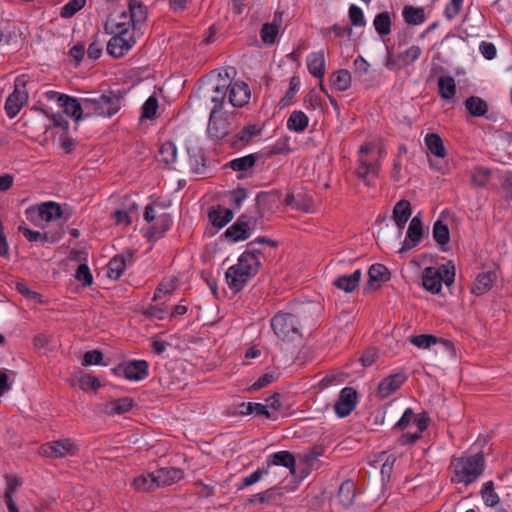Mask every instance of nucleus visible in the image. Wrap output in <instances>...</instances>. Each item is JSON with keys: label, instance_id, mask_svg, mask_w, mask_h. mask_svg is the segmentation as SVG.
I'll return each instance as SVG.
<instances>
[{"label": "nucleus", "instance_id": "nucleus-43", "mask_svg": "<svg viewBox=\"0 0 512 512\" xmlns=\"http://www.w3.org/2000/svg\"><path fill=\"white\" fill-rule=\"evenodd\" d=\"M402 16L408 25H420L426 20L424 8L412 5H405L403 7Z\"/></svg>", "mask_w": 512, "mask_h": 512}, {"label": "nucleus", "instance_id": "nucleus-23", "mask_svg": "<svg viewBox=\"0 0 512 512\" xmlns=\"http://www.w3.org/2000/svg\"><path fill=\"white\" fill-rule=\"evenodd\" d=\"M84 99L85 97L77 99L65 94L59 97V106L65 114L73 117L78 122L85 113Z\"/></svg>", "mask_w": 512, "mask_h": 512}, {"label": "nucleus", "instance_id": "nucleus-18", "mask_svg": "<svg viewBox=\"0 0 512 512\" xmlns=\"http://www.w3.org/2000/svg\"><path fill=\"white\" fill-rule=\"evenodd\" d=\"M228 84V99L232 106L243 107L245 106L251 96L249 86L243 81L231 82L227 80Z\"/></svg>", "mask_w": 512, "mask_h": 512}, {"label": "nucleus", "instance_id": "nucleus-8", "mask_svg": "<svg viewBox=\"0 0 512 512\" xmlns=\"http://www.w3.org/2000/svg\"><path fill=\"white\" fill-rule=\"evenodd\" d=\"M227 92V79L222 78L221 74H218V79L209 88L200 90V97L204 99L206 105L208 103L213 105L210 113H219L225 103Z\"/></svg>", "mask_w": 512, "mask_h": 512}, {"label": "nucleus", "instance_id": "nucleus-64", "mask_svg": "<svg viewBox=\"0 0 512 512\" xmlns=\"http://www.w3.org/2000/svg\"><path fill=\"white\" fill-rule=\"evenodd\" d=\"M103 357L104 355L100 350L87 351L83 356L82 365H99L101 364Z\"/></svg>", "mask_w": 512, "mask_h": 512}, {"label": "nucleus", "instance_id": "nucleus-35", "mask_svg": "<svg viewBox=\"0 0 512 512\" xmlns=\"http://www.w3.org/2000/svg\"><path fill=\"white\" fill-rule=\"evenodd\" d=\"M286 205L303 212H310L313 206L312 197L306 193L287 194Z\"/></svg>", "mask_w": 512, "mask_h": 512}, {"label": "nucleus", "instance_id": "nucleus-31", "mask_svg": "<svg viewBox=\"0 0 512 512\" xmlns=\"http://www.w3.org/2000/svg\"><path fill=\"white\" fill-rule=\"evenodd\" d=\"M411 214V204L408 200L401 199L395 204L393 208L392 218L400 231L405 227Z\"/></svg>", "mask_w": 512, "mask_h": 512}, {"label": "nucleus", "instance_id": "nucleus-15", "mask_svg": "<svg viewBox=\"0 0 512 512\" xmlns=\"http://www.w3.org/2000/svg\"><path fill=\"white\" fill-rule=\"evenodd\" d=\"M134 262V251L126 250L114 256L107 265V276L112 280H118L125 268Z\"/></svg>", "mask_w": 512, "mask_h": 512}, {"label": "nucleus", "instance_id": "nucleus-49", "mask_svg": "<svg viewBox=\"0 0 512 512\" xmlns=\"http://www.w3.org/2000/svg\"><path fill=\"white\" fill-rule=\"evenodd\" d=\"M410 342L413 345H415L416 347L421 348V349H428L432 345H434L438 342H442L444 344L449 343L448 341L443 340L441 338H437L436 336L431 335V334H421V335L412 336L410 338Z\"/></svg>", "mask_w": 512, "mask_h": 512}, {"label": "nucleus", "instance_id": "nucleus-20", "mask_svg": "<svg viewBox=\"0 0 512 512\" xmlns=\"http://www.w3.org/2000/svg\"><path fill=\"white\" fill-rule=\"evenodd\" d=\"M423 238V224L420 215L414 216L408 226L406 232V241L399 250L400 253L409 250L412 247L417 246Z\"/></svg>", "mask_w": 512, "mask_h": 512}, {"label": "nucleus", "instance_id": "nucleus-16", "mask_svg": "<svg viewBox=\"0 0 512 512\" xmlns=\"http://www.w3.org/2000/svg\"><path fill=\"white\" fill-rule=\"evenodd\" d=\"M129 13L123 11L118 22L129 23V27L132 26L136 29L137 25L142 24L147 18L146 6L137 0H130L128 5Z\"/></svg>", "mask_w": 512, "mask_h": 512}, {"label": "nucleus", "instance_id": "nucleus-59", "mask_svg": "<svg viewBox=\"0 0 512 512\" xmlns=\"http://www.w3.org/2000/svg\"><path fill=\"white\" fill-rule=\"evenodd\" d=\"M75 278L87 287L93 283V276L87 264H80L76 270Z\"/></svg>", "mask_w": 512, "mask_h": 512}, {"label": "nucleus", "instance_id": "nucleus-55", "mask_svg": "<svg viewBox=\"0 0 512 512\" xmlns=\"http://www.w3.org/2000/svg\"><path fill=\"white\" fill-rule=\"evenodd\" d=\"M490 171L483 167H476L471 174V183L476 187H484L489 181Z\"/></svg>", "mask_w": 512, "mask_h": 512}, {"label": "nucleus", "instance_id": "nucleus-28", "mask_svg": "<svg viewBox=\"0 0 512 512\" xmlns=\"http://www.w3.org/2000/svg\"><path fill=\"white\" fill-rule=\"evenodd\" d=\"M496 278L497 275L494 271H486L478 274L471 287V293L476 296L483 295L492 288Z\"/></svg>", "mask_w": 512, "mask_h": 512}, {"label": "nucleus", "instance_id": "nucleus-30", "mask_svg": "<svg viewBox=\"0 0 512 512\" xmlns=\"http://www.w3.org/2000/svg\"><path fill=\"white\" fill-rule=\"evenodd\" d=\"M157 486L164 487L178 482L183 477V471L178 468H161L155 472Z\"/></svg>", "mask_w": 512, "mask_h": 512}, {"label": "nucleus", "instance_id": "nucleus-61", "mask_svg": "<svg viewBox=\"0 0 512 512\" xmlns=\"http://www.w3.org/2000/svg\"><path fill=\"white\" fill-rule=\"evenodd\" d=\"M278 34V27L273 24L266 23L261 29V39L266 44H273Z\"/></svg>", "mask_w": 512, "mask_h": 512}, {"label": "nucleus", "instance_id": "nucleus-51", "mask_svg": "<svg viewBox=\"0 0 512 512\" xmlns=\"http://www.w3.org/2000/svg\"><path fill=\"white\" fill-rule=\"evenodd\" d=\"M433 238L441 246L448 244L450 240V232L446 224L441 220H437L433 225Z\"/></svg>", "mask_w": 512, "mask_h": 512}, {"label": "nucleus", "instance_id": "nucleus-29", "mask_svg": "<svg viewBox=\"0 0 512 512\" xmlns=\"http://www.w3.org/2000/svg\"><path fill=\"white\" fill-rule=\"evenodd\" d=\"M362 278V272L360 269H356L353 273L347 275H340L333 281V285L346 293H350L355 290L359 285Z\"/></svg>", "mask_w": 512, "mask_h": 512}, {"label": "nucleus", "instance_id": "nucleus-33", "mask_svg": "<svg viewBox=\"0 0 512 512\" xmlns=\"http://www.w3.org/2000/svg\"><path fill=\"white\" fill-rule=\"evenodd\" d=\"M356 497V486L352 480H345L338 489L337 499L340 505L347 509L354 504Z\"/></svg>", "mask_w": 512, "mask_h": 512}, {"label": "nucleus", "instance_id": "nucleus-22", "mask_svg": "<svg viewBox=\"0 0 512 512\" xmlns=\"http://www.w3.org/2000/svg\"><path fill=\"white\" fill-rule=\"evenodd\" d=\"M381 170V164L379 160L373 162L367 161L364 157L358 158V167L356 169V175L363 183L367 186L373 185L372 179L379 176Z\"/></svg>", "mask_w": 512, "mask_h": 512}, {"label": "nucleus", "instance_id": "nucleus-34", "mask_svg": "<svg viewBox=\"0 0 512 512\" xmlns=\"http://www.w3.org/2000/svg\"><path fill=\"white\" fill-rule=\"evenodd\" d=\"M259 132L260 130L256 125H248L228 139V142L233 148H241L247 145L254 136L259 134Z\"/></svg>", "mask_w": 512, "mask_h": 512}, {"label": "nucleus", "instance_id": "nucleus-50", "mask_svg": "<svg viewBox=\"0 0 512 512\" xmlns=\"http://www.w3.org/2000/svg\"><path fill=\"white\" fill-rule=\"evenodd\" d=\"M177 158V148L173 142L167 141L159 148V161L165 164H172Z\"/></svg>", "mask_w": 512, "mask_h": 512}, {"label": "nucleus", "instance_id": "nucleus-44", "mask_svg": "<svg viewBox=\"0 0 512 512\" xmlns=\"http://www.w3.org/2000/svg\"><path fill=\"white\" fill-rule=\"evenodd\" d=\"M260 158L259 153H252L243 157L231 160L227 166L236 172H246L256 164Z\"/></svg>", "mask_w": 512, "mask_h": 512}, {"label": "nucleus", "instance_id": "nucleus-6", "mask_svg": "<svg viewBox=\"0 0 512 512\" xmlns=\"http://www.w3.org/2000/svg\"><path fill=\"white\" fill-rule=\"evenodd\" d=\"M455 266L452 262L442 264L439 267H426L422 272V286L432 294L441 291L442 284L450 286L454 283Z\"/></svg>", "mask_w": 512, "mask_h": 512}, {"label": "nucleus", "instance_id": "nucleus-54", "mask_svg": "<svg viewBox=\"0 0 512 512\" xmlns=\"http://www.w3.org/2000/svg\"><path fill=\"white\" fill-rule=\"evenodd\" d=\"M300 87V78L298 76H292L289 81V89L286 91L285 95L280 100V104L285 107L289 105L294 99L296 93L298 92Z\"/></svg>", "mask_w": 512, "mask_h": 512}, {"label": "nucleus", "instance_id": "nucleus-45", "mask_svg": "<svg viewBox=\"0 0 512 512\" xmlns=\"http://www.w3.org/2000/svg\"><path fill=\"white\" fill-rule=\"evenodd\" d=\"M392 23L391 14L388 11L377 14L373 20L375 31L382 38L391 33Z\"/></svg>", "mask_w": 512, "mask_h": 512}, {"label": "nucleus", "instance_id": "nucleus-25", "mask_svg": "<svg viewBox=\"0 0 512 512\" xmlns=\"http://www.w3.org/2000/svg\"><path fill=\"white\" fill-rule=\"evenodd\" d=\"M390 279V272L386 266L380 263L373 264L368 269L367 286L370 289H379L383 283Z\"/></svg>", "mask_w": 512, "mask_h": 512}, {"label": "nucleus", "instance_id": "nucleus-2", "mask_svg": "<svg viewBox=\"0 0 512 512\" xmlns=\"http://www.w3.org/2000/svg\"><path fill=\"white\" fill-rule=\"evenodd\" d=\"M451 473V482L469 486L477 481L485 470L483 453L453 457L448 467Z\"/></svg>", "mask_w": 512, "mask_h": 512}, {"label": "nucleus", "instance_id": "nucleus-41", "mask_svg": "<svg viewBox=\"0 0 512 512\" xmlns=\"http://www.w3.org/2000/svg\"><path fill=\"white\" fill-rule=\"evenodd\" d=\"M309 118L301 110L293 111L287 119V128L296 133H302L308 127Z\"/></svg>", "mask_w": 512, "mask_h": 512}, {"label": "nucleus", "instance_id": "nucleus-47", "mask_svg": "<svg viewBox=\"0 0 512 512\" xmlns=\"http://www.w3.org/2000/svg\"><path fill=\"white\" fill-rule=\"evenodd\" d=\"M209 219L213 226L222 228L233 219V212L228 208L218 206L209 212Z\"/></svg>", "mask_w": 512, "mask_h": 512}, {"label": "nucleus", "instance_id": "nucleus-36", "mask_svg": "<svg viewBox=\"0 0 512 512\" xmlns=\"http://www.w3.org/2000/svg\"><path fill=\"white\" fill-rule=\"evenodd\" d=\"M439 96L447 101L454 99L456 95L455 79L450 75H442L437 81Z\"/></svg>", "mask_w": 512, "mask_h": 512}, {"label": "nucleus", "instance_id": "nucleus-9", "mask_svg": "<svg viewBox=\"0 0 512 512\" xmlns=\"http://www.w3.org/2000/svg\"><path fill=\"white\" fill-rule=\"evenodd\" d=\"M27 77L20 75L14 82V90L6 99L4 109L9 118H14L28 101L26 90Z\"/></svg>", "mask_w": 512, "mask_h": 512}, {"label": "nucleus", "instance_id": "nucleus-11", "mask_svg": "<svg viewBox=\"0 0 512 512\" xmlns=\"http://www.w3.org/2000/svg\"><path fill=\"white\" fill-rule=\"evenodd\" d=\"M112 372L119 377L130 381H141L148 376L149 363L146 360H131L119 364L112 369Z\"/></svg>", "mask_w": 512, "mask_h": 512}, {"label": "nucleus", "instance_id": "nucleus-53", "mask_svg": "<svg viewBox=\"0 0 512 512\" xmlns=\"http://www.w3.org/2000/svg\"><path fill=\"white\" fill-rule=\"evenodd\" d=\"M87 0H69L60 10L62 18H71L80 11L86 4Z\"/></svg>", "mask_w": 512, "mask_h": 512}, {"label": "nucleus", "instance_id": "nucleus-19", "mask_svg": "<svg viewBox=\"0 0 512 512\" xmlns=\"http://www.w3.org/2000/svg\"><path fill=\"white\" fill-rule=\"evenodd\" d=\"M187 153L192 172L197 175L206 176L208 166L203 149L196 143H190L187 146Z\"/></svg>", "mask_w": 512, "mask_h": 512}, {"label": "nucleus", "instance_id": "nucleus-27", "mask_svg": "<svg viewBox=\"0 0 512 512\" xmlns=\"http://www.w3.org/2000/svg\"><path fill=\"white\" fill-rule=\"evenodd\" d=\"M267 465L268 467L271 465L274 466H283L289 469L292 475L296 474V460L294 455L286 450L278 451L270 454L267 457Z\"/></svg>", "mask_w": 512, "mask_h": 512}, {"label": "nucleus", "instance_id": "nucleus-38", "mask_svg": "<svg viewBox=\"0 0 512 512\" xmlns=\"http://www.w3.org/2000/svg\"><path fill=\"white\" fill-rule=\"evenodd\" d=\"M39 217L44 221H52L62 216L61 206L53 201L40 204L37 208Z\"/></svg>", "mask_w": 512, "mask_h": 512}, {"label": "nucleus", "instance_id": "nucleus-48", "mask_svg": "<svg viewBox=\"0 0 512 512\" xmlns=\"http://www.w3.org/2000/svg\"><path fill=\"white\" fill-rule=\"evenodd\" d=\"M425 144L428 150L438 158H444L447 154L442 138L435 133L427 134Z\"/></svg>", "mask_w": 512, "mask_h": 512}, {"label": "nucleus", "instance_id": "nucleus-7", "mask_svg": "<svg viewBox=\"0 0 512 512\" xmlns=\"http://www.w3.org/2000/svg\"><path fill=\"white\" fill-rule=\"evenodd\" d=\"M274 334L282 341H294L301 338L299 317L288 312H278L270 320Z\"/></svg>", "mask_w": 512, "mask_h": 512}, {"label": "nucleus", "instance_id": "nucleus-3", "mask_svg": "<svg viewBox=\"0 0 512 512\" xmlns=\"http://www.w3.org/2000/svg\"><path fill=\"white\" fill-rule=\"evenodd\" d=\"M429 421L430 418L427 412L423 411L415 414L412 408L405 409L401 418L393 426V430L404 431L413 425L416 426V430L414 432L408 431L402 433L397 440L398 444L406 446L415 443L427 429Z\"/></svg>", "mask_w": 512, "mask_h": 512}, {"label": "nucleus", "instance_id": "nucleus-13", "mask_svg": "<svg viewBox=\"0 0 512 512\" xmlns=\"http://www.w3.org/2000/svg\"><path fill=\"white\" fill-rule=\"evenodd\" d=\"M77 452L78 447L70 438L54 440L41 446V454L50 458L73 456Z\"/></svg>", "mask_w": 512, "mask_h": 512}, {"label": "nucleus", "instance_id": "nucleus-26", "mask_svg": "<svg viewBox=\"0 0 512 512\" xmlns=\"http://www.w3.org/2000/svg\"><path fill=\"white\" fill-rule=\"evenodd\" d=\"M134 405L135 402L132 398L123 397L104 403L101 411L110 416L122 415L132 410Z\"/></svg>", "mask_w": 512, "mask_h": 512}, {"label": "nucleus", "instance_id": "nucleus-40", "mask_svg": "<svg viewBox=\"0 0 512 512\" xmlns=\"http://www.w3.org/2000/svg\"><path fill=\"white\" fill-rule=\"evenodd\" d=\"M239 407L241 415L255 414L257 416H264L268 419H277V415L274 412H270V410H267V407L264 406V404L262 403H242Z\"/></svg>", "mask_w": 512, "mask_h": 512}, {"label": "nucleus", "instance_id": "nucleus-10", "mask_svg": "<svg viewBox=\"0 0 512 512\" xmlns=\"http://www.w3.org/2000/svg\"><path fill=\"white\" fill-rule=\"evenodd\" d=\"M391 51L392 48L387 47L384 65L388 70H402L417 61L422 54V49L418 45H412L396 55Z\"/></svg>", "mask_w": 512, "mask_h": 512}, {"label": "nucleus", "instance_id": "nucleus-4", "mask_svg": "<svg viewBox=\"0 0 512 512\" xmlns=\"http://www.w3.org/2000/svg\"><path fill=\"white\" fill-rule=\"evenodd\" d=\"M105 29L113 34L107 43V53L113 58L123 57L135 44V40L129 35V23L111 19L105 25Z\"/></svg>", "mask_w": 512, "mask_h": 512}, {"label": "nucleus", "instance_id": "nucleus-63", "mask_svg": "<svg viewBox=\"0 0 512 512\" xmlns=\"http://www.w3.org/2000/svg\"><path fill=\"white\" fill-rule=\"evenodd\" d=\"M349 18L352 25L361 27L365 25V17L362 9L356 5H351L349 8Z\"/></svg>", "mask_w": 512, "mask_h": 512}, {"label": "nucleus", "instance_id": "nucleus-1", "mask_svg": "<svg viewBox=\"0 0 512 512\" xmlns=\"http://www.w3.org/2000/svg\"><path fill=\"white\" fill-rule=\"evenodd\" d=\"M262 252L255 248V242L247 244L246 250L239 256L238 262L225 273L227 285L234 292H240L261 268Z\"/></svg>", "mask_w": 512, "mask_h": 512}, {"label": "nucleus", "instance_id": "nucleus-62", "mask_svg": "<svg viewBox=\"0 0 512 512\" xmlns=\"http://www.w3.org/2000/svg\"><path fill=\"white\" fill-rule=\"evenodd\" d=\"M464 0H450L444 9L447 20H453L461 11Z\"/></svg>", "mask_w": 512, "mask_h": 512}, {"label": "nucleus", "instance_id": "nucleus-21", "mask_svg": "<svg viewBox=\"0 0 512 512\" xmlns=\"http://www.w3.org/2000/svg\"><path fill=\"white\" fill-rule=\"evenodd\" d=\"M407 377L405 373L399 372L395 374H391L384 379H382L377 388V397L380 399H385L397 391L403 383L406 381Z\"/></svg>", "mask_w": 512, "mask_h": 512}, {"label": "nucleus", "instance_id": "nucleus-60", "mask_svg": "<svg viewBox=\"0 0 512 512\" xmlns=\"http://www.w3.org/2000/svg\"><path fill=\"white\" fill-rule=\"evenodd\" d=\"M276 379V376L274 373H265L261 375L251 386L248 387L249 392H255L257 390H260L271 383H273Z\"/></svg>", "mask_w": 512, "mask_h": 512}, {"label": "nucleus", "instance_id": "nucleus-5", "mask_svg": "<svg viewBox=\"0 0 512 512\" xmlns=\"http://www.w3.org/2000/svg\"><path fill=\"white\" fill-rule=\"evenodd\" d=\"M85 115L111 118L121 108V98L112 91L98 97H85Z\"/></svg>", "mask_w": 512, "mask_h": 512}, {"label": "nucleus", "instance_id": "nucleus-39", "mask_svg": "<svg viewBox=\"0 0 512 512\" xmlns=\"http://www.w3.org/2000/svg\"><path fill=\"white\" fill-rule=\"evenodd\" d=\"M132 487L138 492H151L158 488L155 473L141 474L134 478Z\"/></svg>", "mask_w": 512, "mask_h": 512}, {"label": "nucleus", "instance_id": "nucleus-52", "mask_svg": "<svg viewBox=\"0 0 512 512\" xmlns=\"http://www.w3.org/2000/svg\"><path fill=\"white\" fill-rule=\"evenodd\" d=\"M481 494H482L483 501L487 506L494 507L499 503V496L494 491L493 481H488L483 484Z\"/></svg>", "mask_w": 512, "mask_h": 512}, {"label": "nucleus", "instance_id": "nucleus-46", "mask_svg": "<svg viewBox=\"0 0 512 512\" xmlns=\"http://www.w3.org/2000/svg\"><path fill=\"white\" fill-rule=\"evenodd\" d=\"M330 82L335 90L344 92L351 86V74L346 69H339L330 75Z\"/></svg>", "mask_w": 512, "mask_h": 512}, {"label": "nucleus", "instance_id": "nucleus-17", "mask_svg": "<svg viewBox=\"0 0 512 512\" xmlns=\"http://www.w3.org/2000/svg\"><path fill=\"white\" fill-rule=\"evenodd\" d=\"M230 123L227 118L220 116L219 113H210L208 126H207V134L208 136L215 140H222L230 133Z\"/></svg>", "mask_w": 512, "mask_h": 512}, {"label": "nucleus", "instance_id": "nucleus-42", "mask_svg": "<svg viewBox=\"0 0 512 512\" xmlns=\"http://www.w3.org/2000/svg\"><path fill=\"white\" fill-rule=\"evenodd\" d=\"M467 111L474 117H485L488 103L479 96H470L464 102Z\"/></svg>", "mask_w": 512, "mask_h": 512}, {"label": "nucleus", "instance_id": "nucleus-14", "mask_svg": "<svg viewBox=\"0 0 512 512\" xmlns=\"http://www.w3.org/2000/svg\"><path fill=\"white\" fill-rule=\"evenodd\" d=\"M357 402V391L352 387H344L334 404V411L338 417L345 418L356 408Z\"/></svg>", "mask_w": 512, "mask_h": 512}, {"label": "nucleus", "instance_id": "nucleus-56", "mask_svg": "<svg viewBox=\"0 0 512 512\" xmlns=\"http://www.w3.org/2000/svg\"><path fill=\"white\" fill-rule=\"evenodd\" d=\"M176 289V284L173 280L161 281L155 289L152 301L157 302L161 299L162 295L172 294Z\"/></svg>", "mask_w": 512, "mask_h": 512}, {"label": "nucleus", "instance_id": "nucleus-57", "mask_svg": "<svg viewBox=\"0 0 512 512\" xmlns=\"http://www.w3.org/2000/svg\"><path fill=\"white\" fill-rule=\"evenodd\" d=\"M158 108V100L155 96H150L142 106V118L153 119Z\"/></svg>", "mask_w": 512, "mask_h": 512}, {"label": "nucleus", "instance_id": "nucleus-32", "mask_svg": "<svg viewBox=\"0 0 512 512\" xmlns=\"http://www.w3.org/2000/svg\"><path fill=\"white\" fill-rule=\"evenodd\" d=\"M155 221V224L148 229L146 236L148 238L159 239L171 228L173 220L170 214L162 213Z\"/></svg>", "mask_w": 512, "mask_h": 512}, {"label": "nucleus", "instance_id": "nucleus-37", "mask_svg": "<svg viewBox=\"0 0 512 512\" xmlns=\"http://www.w3.org/2000/svg\"><path fill=\"white\" fill-rule=\"evenodd\" d=\"M18 230L29 242L55 243L62 237L61 234L50 235L49 233H41L39 231L31 230L25 226H19Z\"/></svg>", "mask_w": 512, "mask_h": 512}, {"label": "nucleus", "instance_id": "nucleus-24", "mask_svg": "<svg viewBox=\"0 0 512 512\" xmlns=\"http://www.w3.org/2000/svg\"><path fill=\"white\" fill-rule=\"evenodd\" d=\"M307 68L309 72L316 78L322 81L325 75V57L323 51L313 52L307 56ZM320 89L325 92L327 95V91L324 88L322 82L320 83Z\"/></svg>", "mask_w": 512, "mask_h": 512}, {"label": "nucleus", "instance_id": "nucleus-12", "mask_svg": "<svg viewBox=\"0 0 512 512\" xmlns=\"http://www.w3.org/2000/svg\"><path fill=\"white\" fill-rule=\"evenodd\" d=\"M255 224L256 219L253 216L243 214L226 229L224 236L232 243L244 241L251 236Z\"/></svg>", "mask_w": 512, "mask_h": 512}, {"label": "nucleus", "instance_id": "nucleus-58", "mask_svg": "<svg viewBox=\"0 0 512 512\" xmlns=\"http://www.w3.org/2000/svg\"><path fill=\"white\" fill-rule=\"evenodd\" d=\"M144 314L147 317H150L153 319L164 320L168 316L169 312L166 307L150 304L145 308Z\"/></svg>", "mask_w": 512, "mask_h": 512}]
</instances>
